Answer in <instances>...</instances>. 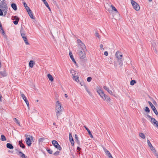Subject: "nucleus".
<instances>
[{"label":"nucleus","instance_id":"nucleus-22","mask_svg":"<svg viewBox=\"0 0 158 158\" xmlns=\"http://www.w3.org/2000/svg\"><path fill=\"white\" fill-rule=\"evenodd\" d=\"M21 96L22 98L24 100L25 102H27V101H28L26 97L23 94H21Z\"/></svg>","mask_w":158,"mask_h":158},{"label":"nucleus","instance_id":"nucleus-13","mask_svg":"<svg viewBox=\"0 0 158 158\" xmlns=\"http://www.w3.org/2000/svg\"><path fill=\"white\" fill-rule=\"evenodd\" d=\"M103 88H104V89L106 90L110 94H111V95H113V92H112V91L111 90H110L109 89L108 87H106V86H104L103 87Z\"/></svg>","mask_w":158,"mask_h":158},{"label":"nucleus","instance_id":"nucleus-26","mask_svg":"<svg viewBox=\"0 0 158 158\" xmlns=\"http://www.w3.org/2000/svg\"><path fill=\"white\" fill-rule=\"evenodd\" d=\"M73 80H75V81H76V82H77L79 81V77L78 76H73Z\"/></svg>","mask_w":158,"mask_h":158},{"label":"nucleus","instance_id":"nucleus-58","mask_svg":"<svg viewBox=\"0 0 158 158\" xmlns=\"http://www.w3.org/2000/svg\"><path fill=\"white\" fill-rule=\"evenodd\" d=\"M26 104H27V106L28 107H29V103L28 101H27V102H26Z\"/></svg>","mask_w":158,"mask_h":158},{"label":"nucleus","instance_id":"nucleus-62","mask_svg":"<svg viewBox=\"0 0 158 158\" xmlns=\"http://www.w3.org/2000/svg\"><path fill=\"white\" fill-rule=\"evenodd\" d=\"M0 29H1V30H2L3 28L2 27V24H0Z\"/></svg>","mask_w":158,"mask_h":158},{"label":"nucleus","instance_id":"nucleus-8","mask_svg":"<svg viewBox=\"0 0 158 158\" xmlns=\"http://www.w3.org/2000/svg\"><path fill=\"white\" fill-rule=\"evenodd\" d=\"M115 56L118 60L121 59L123 57V55L119 51L116 52Z\"/></svg>","mask_w":158,"mask_h":158},{"label":"nucleus","instance_id":"nucleus-29","mask_svg":"<svg viewBox=\"0 0 158 158\" xmlns=\"http://www.w3.org/2000/svg\"><path fill=\"white\" fill-rule=\"evenodd\" d=\"M69 56L70 57L72 61H74V59L73 57L72 53L71 52H70L69 53Z\"/></svg>","mask_w":158,"mask_h":158},{"label":"nucleus","instance_id":"nucleus-25","mask_svg":"<svg viewBox=\"0 0 158 158\" xmlns=\"http://www.w3.org/2000/svg\"><path fill=\"white\" fill-rule=\"evenodd\" d=\"M0 139L2 141H5L6 140V139L5 136L3 135H2Z\"/></svg>","mask_w":158,"mask_h":158},{"label":"nucleus","instance_id":"nucleus-28","mask_svg":"<svg viewBox=\"0 0 158 158\" xmlns=\"http://www.w3.org/2000/svg\"><path fill=\"white\" fill-rule=\"evenodd\" d=\"M14 121L17 123V125L20 126V122L19 121V120L16 118H14Z\"/></svg>","mask_w":158,"mask_h":158},{"label":"nucleus","instance_id":"nucleus-17","mask_svg":"<svg viewBox=\"0 0 158 158\" xmlns=\"http://www.w3.org/2000/svg\"><path fill=\"white\" fill-rule=\"evenodd\" d=\"M19 145L20 147L22 148H25V146L23 143L22 141V140L19 141Z\"/></svg>","mask_w":158,"mask_h":158},{"label":"nucleus","instance_id":"nucleus-55","mask_svg":"<svg viewBox=\"0 0 158 158\" xmlns=\"http://www.w3.org/2000/svg\"><path fill=\"white\" fill-rule=\"evenodd\" d=\"M100 48L102 49H103V45L102 44H101L100 45Z\"/></svg>","mask_w":158,"mask_h":158},{"label":"nucleus","instance_id":"nucleus-59","mask_svg":"<svg viewBox=\"0 0 158 158\" xmlns=\"http://www.w3.org/2000/svg\"><path fill=\"white\" fill-rule=\"evenodd\" d=\"M84 127H85V129L87 130V131L88 130H89V129L85 126H84Z\"/></svg>","mask_w":158,"mask_h":158},{"label":"nucleus","instance_id":"nucleus-56","mask_svg":"<svg viewBox=\"0 0 158 158\" xmlns=\"http://www.w3.org/2000/svg\"><path fill=\"white\" fill-rule=\"evenodd\" d=\"M23 4L24 7H25L26 6H27L26 3L25 2H23Z\"/></svg>","mask_w":158,"mask_h":158},{"label":"nucleus","instance_id":"nucleus-9","mask_svg":"<svg viewBox=\"0 0 158 158\" xmlns=\"http://www.w3.org/2000/svg\"><path fill=\"white\" fill-rule=\"evenodd\" d=\"M103 149L106 154L108 156L109 158H112V156L110 152L105 148H103Z\"/></svg>","mask_w":158,"mask_h":158},{"label":"nucleus","instance_id":"nucleus-48","mask_svg":"<svg viewBox=\"0 0 158 158\" xmlns=\"http://www.w3.org/2000/svg\"><path fill=\"white\" fill-rule=\"evenodd\" d=\"M81 148L79 147H77V152H78V151H81Z\"/></svg>","mask_w":158,"mask_h":158},{"label":"nucleus","instance_id":"nucleus-18","mask_svg":"<svg viewBox=\"0 0 158 158\" xmlns=\"http://www.w3.org/2000/svg\"><path fill=\"white\" fill-rule=\"evenodd\" d=\"M11 7L14 10H17V6L15 3H12L11 4Z\"/></svg>","mask_w":158,"mask_h":158},{"label":"nucleus","instance_id":"nucleus-53","mask_svg":"<svg viewBox=\"0 0 158 158\" xmlns=\"http://www.w3.org/2000/svg\"><path fill=\"white\" fill-rule=\"evenodd\" d=\"M87 131L89 135H90L92 134L91 132L89 130V129Z\"/></svg>","mask_w":158,"mask_h":158},{"label":"nucleus","instance_id":"nucleus-37","mask_svg":"<svg viewBox=\"0 0 158 158\" xmlns=\"http://www.w3.org/2000/svg\"><path fill=\"white\" fill-rule=\"evenodd\" d=\"M119 60L118 61V62H119V65L121 66H122L123 64V61L121 59L118 60Z\"/></svg>","mask_w":158,"mask_h":158},{"label":"nucleus","instance_id":"nucleus-64","mask_svg":"<svg viewBox=\"0 0 158 158\" xmlns=\"http://www.w3.org/2000/svg\"><path fill=\"white\" fill-rule=\"evenodd\" d=\"M90 136V137L91 138H93V136L92 135V134H91L90 135H89Z\"/></svg>","mask_w":158,"mask_h":158},{"label":"nucleus","instance_id":"nucleus-27","mask_svg":"<svg viewBox=\"0 0 158 158\" xmlns=\"http://www.w3.org/2000/svg\"><path fill=\"white\" fill-rule=\"evenodd\" d=\"M23 40H24L25 44H27V45H28L29 44L28 42L27 41V38L26 37H26H23V38H22Z\"/></svg>","mask_w":158,"mask_h":158},{"label":"nucleus","instance_id":"nucleus-40","mask_svg":"<svg viewBox=\"0 0 158 158\" xmlns=\"http://www.w3.org/2000/svg\"><path fill=\"white\" fill-rule=\"evenodd\" d=\"M27 12L30 11L31 9L27 6L25 7Z\"/></svg>","mask_w":158,"mask_h":158},{"label":"nucleus","instance_id":"nucleus-31","mask_svg":"<svg viewBox=\"0 0 158 158\" xmlns=\"http://www.w3.org/2000/svg\"><path fill=\"white\" fill-rule=\"evenodd\" d=\"M45 139H46L44 137L41 138L39 139V143H40L41 142L42 143L43 142L44 140H45Z\"/></svg>","mask_w":158,"mask_h":158},{"label":"nucleus","instance_id":"nucleus-57","mask_svg":"<svg viewBox=\"0 0 158 158\" xmlns=\"http://www.w3.org/2000/svg\"><path fill=\"white\" fill-rule=\"evenodd\" d=\"M147 116L149 118H150L151 119V120L152 119V117L150 115H147Z\"/></svg>","mask_w":158,"mask_h":158},{"label":"nucleus","instance_id":"nucleus-33","mask_svg":"<svg viewBox=\"0 0 158 158\" xmlns=\"http://www.w3.org/2000/svg\"><path fill=\"white\" fill-rule=\"evenodd\" d=\"M47 151L50 154H52L53 152L51 149H47Z\"/></svg>","mask_w":158,"mask_h":158},{"label":"nucleus","instance_id":"nucleus-35","mask_svg":"<svg viewBox=\"0 0 158 158\" xmlns=\"http://www.w3.org/2000/svg\"><path fill=\"white\" fill-rule=\"evenodd\" d=\"M149 147L152 151L153 152H156V150L155 148L153 147L152 145L151 146Z\"/></svg>","mask_w":158,"mask_h":158},{"label":"nucleus","instance_id":"nucleus-36","mask_svg":"<svg viewBox=\"0 0 158 158\" xmlns=\"http://www.w3.org/2000/svg\"><path fill=\"white\" fill-rule=\"evenodd\" d=\"M20 33L21 34V36L22 38H23V37H26L25 34L24 33H23L22 32V31L21 30L20 31Z\"/></svg>","mask_w":158,"mask_h":158},{"label":"nucleus","instance_id":"nucleus-38","mask_svg":"<svg viewBox=\"0 0 158 158\" xmlns=\"http://www.w3.org/2000/svg\"><path fill=\"white\" fill-rule=\"evenodd\" d=\"M145 111L148 113H149L150 112V110L148 107H145Z\"/></svg>","mask_w":158,"mask_h":158},{"label":"nucleus","instance_id":"nucleus-30","mask_svg":"<svg viewBox=\"0 0 158 158\" xmlns=\"http://www.w3.org/2000/svg\"><path fill=\"white\" fill-rule=\"evenodd\" d=\"M70 73L72 74L73 76H74L76 74L75 71L73 69H71Z\"/></svg>","mask_w":158,"mask_h":158},{"label":"nucleus","instance_id":"nucleus-12","mask_svg":"<svg viewBox=\"0 0 158 158\" xmlns=\"http://www.w3.org/2000/svg\"><path fill=\"white\" fill-rule=\"evenodd\" d=\"M83 86L84 87L88 93L89 94V96H92V94L91 93V92L90 91L89 89H88L87 86L85 84H84L83 85Z\"/></svg>","mask_w":158,"mask_h":158},{"label":"nucleus","instance_id":"nucleus-3","mask_svg":"<svg viewBox=\"0 0 158 158\" xmlns=\"http://www.w3.org/2000/svg\"><path fill=\"white\" fill-rule=\"evenodd\" d=\"M8 6L6 0H3L0 2V16H2L4 11L7 10Z\"/></svg>","mask_w":158,"mask_h":158},{"label":"nucleus","instance_id":"nucleus-63","mask_svg":"<svg viewBox=\"0 0 158 158\" xmlns=\"http://www.w3.org/2000/svg\"><path fill=\"white\" fill-rule=\"evenodd\" d=\"M153 49L154 50H155V53H157V50H156V48H155V49H154V48H153Z\"/></svg>","mask_w":158,"mask_h":158},{"label":"nucleus","instance_id":"nucleus-46","mask_svg":"<svg viewBox=\"0 0 158 158\" xmlns=\"http://www.w3.org/2000/svg\"><path fill=\"white\" fill-rule=\"evenodd\" d=\"M43 2H44V4L45 5V6H46L47 5H48V3L47 2L46 0H42Z\"/></svg>","mask_w":158,"mask_h":158},{"label":"nucleus","instance_id":"nucleus-52","mask_svg":"<svg viewBox=\"0 0 158 158\" xmlns=\"http://www.w3.org/2000/svg\"><path fill=\"white\" fill-rule=\"evenodd\" d=\"M95 35L97 37H98V38H100L99 34L98 33H97V32L95 33Z\"/></svg>","mask_w":158,"mask_h":158},{"label":"nucleus","instance_id":"nucleus-10","mask_svg":"<svg viewBox=\"0 0 158 158\" xmlns=\"http://www.w3.org/2000/svg\"><path fill=\"white\" fill-rule=\"evenodd\" d=\"M14 18V19H15V20L13 22L14 23L15 25H17L18 24V22L19 20V18L17 16H13Z\"/></svg>","mask_w":158,"mask_h":158},{"label":"nucleus","instance_id":"nucleus-16","mask_svg":"<svg viewBox=\"0 0 158 158\" xmlns=\"http://www.w3.org/2000/svg\"><path fill=\"white\" fill-rule=\"evenodd\" d=\"M35 64V62L33 60H31L29 62V66L31 68H32L34 65Z\"/></svg>","mask_w":158,"mask_h":158},{"label":"nucleus","instance_id":"nucleus-1","mask_svg":"<svg viewBox=\"0 0 158 158\" xmlns=\"http://www.w3.org/2000/svg\"><path fill=\"white\" fill-rule=\"evenodd\" d=\"M86 51L85 45L83 43H82L81 48H79L78 50V55L81 59L83 60L85 57Z\"/></svg>","mask_w":158,"mask_h":158},{"label":"nucleus","instance_id":"nucleus-39","mask_svg":"<svg viewBox=\"0 0 158 158\" xmlns=\"http://www.w3.org/2000/svg\"><path fill=\"white\" fill-rule=\"evenodd\" d=\"M0 74H1L3 77H5L6 76V74L5 72H0Z\"/></svg>","mask_w":158,"mask_h":158},{"label":"nucleus","instance_id":"nucleus-51","mask_svg":"<svg viewBox=\"0 0 158 158\" xmlns=\"http://www.w3.org/2000/svg\"><path fill=\"white\" fill-rule=\"evenodd\" d=\"M104 54L106 56H107L108 55V52L106 51H105L104 52Z\"/></svg>","mask_w":158,"mask_h":158},{"label":"nucleus","instance_id":"nucleus-23","mask_svg":"<svg viewBox=\"0 0 158 158\" xmlns=\"http://www.w3.org/2000/svg\"><path fill=\"white\" fill-rule=\"evenodd\" d=\"M47 76L49 80L51 81H52L53 80V78L50 74H48L47 75Z\"/></svg>","mask_w":158,"mask_h":158},{"label":"nucleus","instance_id":"nucleus-19","mask_svg":"<svg viewBox=\"0 0 158 158\" xmlns=\"http://www.w3.org/2000/svg\"><path fill=\"white\" fill-rule=\"evenodd\" d=\"M16 151H17L19 153L18 154H21V156L22 158H26L27 156H25V154L17 150H16Z\"/></svg>","mask_w":158,"mask_h":158},{"label":"nucleus","instance_id":"nucleus-20","mask_svg":"<svg viewBox=\"0 0 158 158\" xmlns=\"http://www.w3.org/2000/svg\"><path fill=\"white\" fill-rule=\"evenodd\" d=\"M6 147L10 149H12L14 148L13 146L10 143H7L6 144Z\"/></svg>","mask_w":158,"mask_h":158},{"label":"nucleus","instance_id":"nucleus-11","mask_svg":"<svg viewBox=\"0 0 158 158\" xmlns=\"http://www.w3.org/2000/svg\"><path fill=\"white\" fill-rule=\"evenodd\" d=\"M69 138L72 145L73 146L74 145V142L72 137V134L70 133H69Z\"/></svg>","mask_w":158,"mask_h":158},{"label":"nucleus","instance_id":"nucleus-61","mask_svg":"<svg viewBox=\"0 0 158 158\" xmlns=\"http://www.w3.org/2000/svg\"><path fill=\"white\" fill-rule=\"evenodd\" d=\"M75 141L77 142V143L79 145V144H80V141H79V140H76Z\"/></svg>","mask_w":158,"mask_h":158},{"label":"nucleus","instance_id":"nucleus-4","mask_svg":"<svg viewBox=\"0 0 158 158\" xmlns=\"http://www.w3.org/2000/svg\"><path fill=\"white\" fill-rule=\"evenodd\" d=\"M98 94L104 100H106L108 102H110V98L109 97L105 94L104 92L101 89H100L97 91Z\"/></svg>","mask_w":158,"mask_h":158},{"label":"nucleus","instance_id":"nucleus-32","mask_svg":"<svg viewBox=\"0 0 158 158\" xmlns=\"http://www.w3.org/2000/svg\"><path fill=\"white\" fill-rule=\"evenodd\" d=\"M135 83H136V81L135 80H132L130 82V85H133Z\"/></svg>","mask_w":158,"mask_h":158},{"label":"nucleus","instance_id":"nucleus-47","mask_svg":"<svg viewBox=\"0 0 158 158\" xmlns=\"http://www.w3.org/2000/svg\"><path fill=\"white\" fill-rule=\"evenodd\" d=\"M152 102V103L155 105H157V103L156 102V101L155 100H153Z\"/></svg>","mask_w":158,"mask_h":158},{"label":"nucleus","instance_id":"nucleus-7","mask_svg":"<svg viewBox=\"0 0 158 158\" xmlns=\"http://www.w3.org/2000/svg\"><path fill=\"white\" fill-rule=\"evenodd\" d=\"M52 143L53 146L56 148L57 149L60 150L62 149V148L61 146L59 145L57 142L56 140H53L52 141Z\"/></svg>","mask_w":158,"mask_h":158},{"label":"nucleus","instance_id":"nucleus-15","mask_svg":"<svg viewBox=\"0 0 158 158\" xmlns=\"http://www.w3.org/2000/svg\"><path fill=\"white\" fill-rule=\"evenodd\" d=\"M151 123L154 125H156V124L158 123V122L156 121V119L154 118H152L151 120Z\"/></svg>","mask_w":158,"mask_h":158},{"label":"nucleus","instance_id":"nucleus-42","mask_svg":"<svg viewBox=\"0 0 158 158\" xmlns=\"http://www.w3.org/2000/svg\"><path fill=\"white\" fill-rule=\"evenodd\" d=\"M147 143L149 147L151 146L152 145L150 141L149 140H147Z\"/></svg>","mask_w":158,"mask_h":158},{"label":"nucleus","instance_id":"nucleus-34","mask_svg":"<svg viewBox=\"0 0 158 158\" xmlns=\"http://www.w3.org/2000/svg\"><path fill=\"white\" fill-rule=\"evenodd\" d=\"M111 6L112 9L113 10H114L116 12H118V11H117V10L116 9V8L114 6L112 5Z\"/></svg>","mask_w":158,"mask_h":158},{"label":"nucleus","instance_id":"nucleus-41","mask_svg":"<svg viewBox=\"0 0 158 158\" xmlns=\"http://www.w3.org/2000/svg\"><path fill=\"white\" fill-rule=\"evenodd\" d=\"M60 152L59 151H56L53 154L56 156L58 155L59 154Z\"/></svg>","mask_w":158,"mask_h":158},{"label":"nucleus","instance_id":"nucleus-43","mask_svg":"<svg viewBox=\"0 0 158 158\" xmlns=\"http://www.w3.org/2000/svg\"><path fill=\"white\" fill-rule=\"evenodd\" d=\"M92 78L91 77H89L87 78V81L89 82L91 81Z\"/></svg>","mask_w":158,"mask_h":158},{"label":"nucleus","instance_id":"nucleus-6","mask_svg":"<svg viewBox=\"0 0 158 158\" xmlns=\"http://www.w3.org/2000/svg\"><path fill=\"white\" fill-rule=\"evenodd\" d=\"M131 3L133 8L136 10L138 11L140 9L139 5L133 0L131 1Z\"/></svg>","mask_w":158,"mask_h":158},{"label":"nucleus","instance_id":"nucleus-50","mask_svg":"<svg viewBox=\"0 0 158 158\" xmlns=\"http://www.w3.org/2000/svg\"><path fill=\"white\" fill-rule=\"evenodd\" d=\"M75 141L78 140V138L77 136V135L76 134H75Z\"/></svg>","mask_w":158,"mask_h":158},{"label":"nucleus","instance_id":"nucleus-45","mask_svg":"<svg viewBox=\"0 0 158 158\" xmlns=\"http://www.w3.org/2000/svg\"><path fill=\"white\" fill-rule=\"evenodd\" d=\"M7 13V10H5L3 12V15L2 16H6V15Z\"/></svg>","mask_w":158,"mask_h":158},{"label":"nucleus","instance_id":"nucleus-49","mask_svg":"<svg viewBox=\"0 0 158 158\" xmlns=\"http://www.w3.org/2000/svg\"><path fill=\"white\" fill-rule=\"evenodd\" d=\"M77 42L78 43H81V44H80V47L81 48V45L82 44V43H83L80 40H77Z\"/></svg>","mask_w":158,"mask_h":158},{"label":"nucleus","instance_id":"nucleus-24","mask_svg":"<svg viewBox=\"0 0 158 158\" xmlns=\"http://www.w3.org/2000/svg\"><path fill=\"white\" fill-rule=\"evenodd\" d=\"M139 136L140 138H141L142 139H144L145 138V135L143 133H139Z\"/></svg>","mask_w":158,"mask_h":158},{"label":"nucleus","instance_id":"nucleus-14","mask_svg":"<svg viewBox=\"0 0 158 158\" xmlns=\"http://www.w3.org/2000/svg\"><path fill=\"white\" fill-rule=\"evenodd\" d=\"M27 12L29 15V16L31 19H35V17L34 16L33 13L31 10H30V11Z\"/></svg>","mask_w":158,"mask_h":158},{"label":"nucleus","instance_id":"nucleus-44","mask_svg":"<svg viewBox=\"0 0 158 158\" xmlns=\"http://www.w3.org/2000/svg\"><path fill=\"white\" fill-rule=\"evenodd\" d=\"M148 103H149V105L151 107V108L154 106L153 105V104L150 101H148Z\"/></svg>","mask_w":158,"mask_h":158},{"label":"nucleus","instance_id":"nucleus-60","mask_svg":"<svg viewBox=\"0 0 158 158\" xmlns=\"http://www.w3.org/2000/svg\"><path fill=\"white\" fill-rule=\"evenodd\" d=\"M2 31V34L3 35H4L5 34V31H4V30H3V29H2V30H1Z\"/></svg>","mask_w":158,"mask_h":158},{"label":"nucleus","instance_id":"nucleus-21","mask_svg":"<svg viewBox=\"0 0 158 158\" xmlns=\"http://www.w3.org/2000/svg\"><path fill=\"white\" fill-rule=\"evenodd\" d=\"M151 108L152 109V110H153V112H154V113L156 115H158V111H157L156 109V108L155 107V106H153V107H152Z\"/></svg>","mask_w":158,"mask_h":158},{"label":"nucleus","instance_id":"nucleus-2","mask_svg":"<svg viewBox=\"0 0 158 158\" xmlns=\"http://www.w3.org/2000/svg\"><path fill=\"white\" fill-rule=\"evenodd\" d=\"M63 109V107L62 106L60 103L59 101H57L56 102L55 111L58 119L59 116L61 114Z\"/></svg>","mask_w":158,"mask_h":158},{"label":"nucleus","instance_id":"nucleus-5","mask_svg":"<svg viewBox=\"0 0 158 158\" xmlns=\"http://www.w3.org/2000/svg\"><path fill=\"white\" fill-rule=\"evenodd\" d=\"M26 137V142L28 146H30L31 144L32 140H33V137L31 135H25Z\"/></svg>","mask_w":158,"mask_h":158},{"label":"nucleus","instance_id":"nucleus-54","mask_svg":"<svg viewBox=\"0 0 158 158\" xmlns=\"http://www.w3.org/2000/svg\"><path fill=\"white\" fill-rule=\"evenodd\" d=\"M48 8V9L50 10H51V9L50 8V7H49V5H48H48H47L46 6Z\"/></svg>","mask_w":158,"mask_h":158}]
</instances>
